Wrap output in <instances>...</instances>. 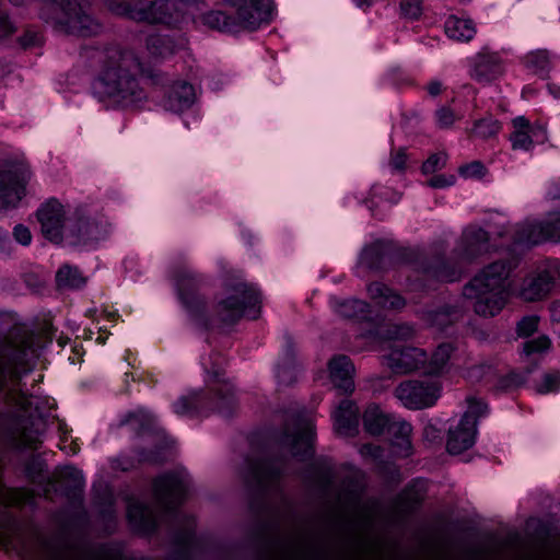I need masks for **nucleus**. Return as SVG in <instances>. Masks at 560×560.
I'll return each mask as SVG.
<instances>
[{
    "label": "nucleus",
    "instance_id": "f257e3e1",
    "mask_svg": "<svg viewBox=\"0 0 560 560\" xmlns=\"http://www.w3.org/2000/svg\"><path fill=\"white\" fill-rule=\"evenodd\" d=\"M357 499L340 508L329 533H295L272 542L264 560H361L381 558L378 542L370 537V523L359 520Z\"/></svg>",
    "mask_w": 560,
    "mask_h": 560
},
{
    "label": "nucleus",
    "instance_id": "f03ea898",
    "mask_svg": "<svg viewBox=\"0 0 560 560\" xmlns=\"http://www.w3.org/2000/svg\"><path fill=\"white\" fill-rule=\"evenodd\" d=\"M97 77L96 93L104 98L122 105H132L145 98L138 77L145 73V67L138 54L130 47L114 44L97 50L94 55Z\"/></svg>",
    "mask_w": 560,
    "mask_h": 560
},
{
    "label": "nucleus",
    "instance_id": "7ed1b4c3",
    "mask_svg": "<svg viewBox=\"0 0 560 560\" xmlns=\"http://www.w3.org/2000/svg\"><path fill=\"white\" fill-rule=\"evenodd\" d=\"M517 266L518 259L514 256L498 259L485 266L465 285L463 294L474 301L476 314L493 317L503 310L509 298V278Z\"/></svg>",
    "mask_w": 560,
    "mask_h": 560
},
{
    "label": "nucleus",
    "instance_id": "20e7f679",
    "mask_svg": "<svg viewBox=\"0 0 560 560\" xmlns=\"http://www.w3.org/2000/svg\"><path fill=\"white\" fill-rule=\"evenodd\" d=\"M233 12L213 10L202 15V23L222 33L255 31L270 19L272 0H226Z\"/></svg>",
    "mask_w": 560,
    "mask_h": 560
},
{
    "label": "nucleus",
    "instance_id": "39448f33",
    "mask_svg": "<svg viewBox=\"0 0 560 560\" xmlns=\"http://www.w3.org/2000/svg\"><path fill=\"white\" fill-rule=\"evenodd\" d=\"M208 385L209 393L195 392L180 397L174 404V411L179 416H209L211 412L230 416L237 402L233 386L215 369L210 372Z\"/></svg>",
    "mask_w": 560,
    "mask_h": 560
},
{
    "label": "nucleus",
    "instance_id": "423d86ee",
    "mask_svg": "<svg viewBox=\"0 0 560 560\" xmlns=\"http://www.w3.org/2000/svg\"><path fill=\"white\" fill-rule=\"evenodd\" d=\"M46 1L42 19L56 30L79 36H91L100 32L101 25L85 12L89 0Z\"/></svg>",
    "mask_w": 560,
    "mask_h": 560
},
{
    "label": "nucleus",
    "instance_id": "0eeeda50",
    "mask_svg": "<svg viewBox=\"0 0 560 560\" xmlns=\"http://www.w3.org/2000/svg\"><path fill=\"white\" fill-rule=\"evenodd\" d=\"M260 303L259 293L246 283H237L225 296L220 299L212 311L206 303L205 315L209 318L207 325H199L208 328L214 323L234 324L244 315L250 318L257 317L256 306Z\"/></svg>",
    "mask_w": 560,
    "mask_h": 560
},
{
    "label": "nucleus",
    "instance_id": "6e6552de",
    "mask_svg": "<svg viewBox=\"0 0 560 560\" xmlns=\"http://www.w3.org/2000/svg\"><path fill=\"white\" fill-rule=\"evenodd\" d=\"M178 296L196 325H207L209 318L205 315L206 299L200 289L206 283V277L190 267L183 266L174 273Z\"/></svg>",
    "mask_w": 560,
    "mask_h": 560
},
{
    "label": "nucleus",
    "instance_id": "1a4fd4ad",
    "mask_svg": "<svg viewBox=\"0 0 560 560\" xmlns=\"http://www.w3.org/2000/svg\"><path fill=\"white\" fill-rule=\"evenodd\" d=\"M113 12L137 22L172 24L178 22L182 9L175 0H136L110 5Z\"/></svg>",
    "mask_w": 560,
    "mask_h": 560
},
{
    "label": "nucleus",
    "instance_id": "9d476101",
    "mask_svg": "<svg viewBox=\"0 0 560 560\" xmlns=\"http://www.w3.org/2000/svg\"><path fill=\"white\" fill-rule=\"evenodd\" d=\"M32 175L28 163L23 159L7 160L0 164V210L19 205L26 195Z\"/></svg>",
    "mask_w": 560,
    "mask_h": 560
},
{
    "label": "nucleus",
    "instance_id": "9b49d317",
    "mask_svg": "<svg viewBox=\"0 0 560 560\" xmlns=\"http://www.w3.org/2000/svg\"><path fill=\"white\" fill-rule=\"evenodd\" d=\"M468 409L455 427L448 430L446 448L451 454H460L475 444L477 420L488 410L487 405L475 398H469Z\"/></svg>",
    "mask_w": 560,
    "mask_h": 560
},
{
    "label": "nucleus",
    "instance_id": "f8f14e48",
    "mask_svg": "<svg viewBox=\"0 0 560 560\" xmlns=\"http://www.w3.org/2000/svg\"><path fill=\"white\" fill-rule=\"evenodd\" d=\"M558 282H560V260H545L523 279L520 296L528 302L542 300Z\"/></svg>",
    "mask_w": 560,
    "mask_h": 560
},
{
    "label": "nucleus",
    "instance_id": "ddd939ff",
    "mask_svg": "<svg viewBox=\"0 0 560 560\" xmlns=\"http://www.w3.org/2000/svg\"><path fill=\"white\" fill-rule=\"evenodd\" d=\"M441 389V383L436 380H408L395 388L394 395L404 407L420 410L432 407L440 398Z\"/></svg>",
    "mask_w": 560,
    "mask_h": 560
},
{
    "label": "nucleus",
    "instance_id": "4468645a",
    "mask_svg": "<svg viewBox=\"0 0 560 560\" xmlns=\"http://www.w3.org/2000/svg\"><path fill=\"white\" fill-rule=\"evenodd\" d=\"M560 241V212H550L542 220L525 221L514 232V242L522 245H537Z\"/></svg>",
    "mask_w": 560,
    "mask_h": 560
},
{
    "label": "nucleus",
    "instance_id": "2eb2a0df",
    "mask_svg": "<svg viewBox=\"0 0 560 560\" xmlns=\"http://www.w3.org/2000/svg\"><path fill=\"white\" fill-rule=\"evenodd\" d=\"M314 427L311 418L296 417L285 429L284 443L291 446L294 456L303 458L313 455Z\"/></svg>",
    "mask_w": 560,
    "mask_h": 560
},
{
    "label": "nucleus",
    "instance_id": "dca6fc26",
    "mask_svg": "<svg viewBox=\"0 0 560 560\" xmlns=\"http://www.w3.org/2000/svg\"><path fill=\"white\" fill-rule=\"evenodd\" d=\"M188 478L180 474H165L154 482V493L159 504L164 510H171L185 497L188 489Z\"/></svg>",
    "mask_w": 560,
    "mask_h": 560
},
{
    "label": "nucleus",
    "instance_id": "f3484780",
    "mask_svg": "<svg viewBox=\"0 0 560 560\" xmlns=\"http://www.w3.org/2000/svg\"><path fill=\"white\" fill-rule=\"evenodd\" d=\"M424 350L417 347H393L384 355V364L396 374H408L419 370L427 363Z\"/></svg>",
    "mask_w": 560,
    "mask_h": 560
},
{
    "label": "nucleus",
    "instance_id": "a211bd4d",
    "mask_svg": "<svg viewBox=\"0 0 560 560\" xmlns=\"http://www.w3.org/2000/svg\"><path fill=\"white\" fill-rule=\"evenodd\" d=\"M42 233L51 242L59 243L63 237L66 211L57 199H50L37 210Z\"/></svg>",
    "mask_w": 560,
    "mask_h": 560
},
{
    "label": "nucleus",
    "instance_id": "6ab92c4d",
    "mask_svg": "<svg viewBox=\"0 0 560 560\" xmlns=\"http://www.w3.org/2000/svg\"><path fill=\"white\" fill-rule=\"evenodd\" d=\"M512 129L509 140L513 150L528 151L535 141L544 142L547 140L545 126L540 124L532 125L524 116L512 119Z\"/></svg>",
    "mask_w": 560,
    "mask_h": 560
},
{
    "label": "nucleus",
    "instance_id": "aec40b11",
    "mask_svg": "<svg viewBox=\"0 0 560 560\" xmlns=\"http://www.w3.org/2000/svg\"><path fill=\"white\" fill-rule=\"evenodd\" d=\"M489 250L488 233L477 226H468L457 244L456 254L464 260H471Z\"/></svg>",
    "mask_w": 560,
    "mask_h": 560
},
{
    "label": "nucleus",
    "instance_id": "412c9836",
    "mask_svg": "<svg viewBox=\"0 0 560 560\" xmlns=\"http://www.w3.org/2000/svg\"><path fill=\"white\" fill-rule=\"evenodd\" d=\"M504 72V66L500 56L495 52H479L474 61L471 78L479 83H490L500 78Z\"/></svg>",
    "mask_w": 560,
    "mask_h": 560
},
{
    "label": "nucleus",
    "instance_id": "4be33fe9",
    "mask_svg": "<svg viewBox=\"0 0 560 560\" xmlns=\"http://www.w3.org/2000/svg\"><path fill=\"white\" fill-rule=\"evenodd\" d=\"M66 236L73 244L89 243L104 236L103 228L90 217H78L67 228Z\"/></svg>",
    "mask_w": 560,
    "mask_h": 560
},
{
    "label": "nucleus",
    "instance_id": "5701e85b",
    "mask_svg": "<svg viewBox=\"0 0 560 560\" xmlns=\"http://www.w3.org/2000/svg\"><path fill=\"white\" fill-rule=\"evenodd\" d=\"M195 100L196 92L192 84L186 81H176L171 85L163 105L167 110L179 113L189 108Z\"/></svg>",
    "mask_w": 560,
    "mask_h": 560
},
{
    "label": "nucleus",
    "instance_id": "b1692460",
    "mask_svg": "<svg viewBox=\"0 0 560 560\" xmlns=\"http://www.w3.org/2000/svg\"><path fill=\"white\" fill-rule=\"evenodd\" d=\"M331 382L335 386L345 393H350L354 388L352 380L354 366L351 360L346 355H336L328 363Z\"/></svg>",
    "mask_w": 560,
    "mask_h": 560
},
{
    "label": "nucleus",
    "instance_id": "393cba45",
    "mask_svg": "<svg viewBox=\"0 0 560 560\" xmlns=\"http://www.w3.org/2000/svg\"><path fill=\"white\" fill-rule=\"evenodd\" d=\"M9 370V361L3 352H0V400L3 398L8 406H14L21 410H26L30 405V397L20 389H7V372Z\"/></svg>",
    "mask_w": 560,
    "mask_h": 560
},
{
    "label": "nucleus",
    "instance_id": "a878e982",
    "mask_svg": "<svg viewBox=\"0 0 560 560\" xmlns=\"http://www.w3.org/2000/svg\"><path fill=\"white\" fill-rule=\"evenodd\" d=\"M332 417L335 430L339 435L350 436L357 432L359 423L358 409L352 401H341Z\"/></svg>",
    "mask_w": 560,
    "mask_h": 560
},
{
    "label": "nucleus",
    "instance_id": "bb28decb",
    "mask_svg": "<svg viewBox=\"0 0 560 560\" xmlns=\"http://www.w3.org/2000/svg\"><path fill=\"white\" fill-rule=\"evenodd\" d=\"M246 477L248 482H255L258 487L265 488L272 485L279 477L280 470L273 462L260 460L247 463Z\"/></svg>",
    "mask_w": 560,
    "mask_h": 560
},
{
    "label": "nucleus",
    "instance_id": "cd10ccee",
    "mask_svg": "<svg viewBox=\"0 0 560 560\" xmlns=\"http://www.w3.org/2000/svg\"><path fill=\"white\" fill-rule=\"evenodd\" d=\"M412 428L410 423L404 420L392 421L388 425L387 433L390 438L392 446L395 453L399 456H409L411 450V435Z\"/></svg>",
    "mask_w": 560,
    "mask_h": 560
},
{
    "label": "nucleus",
    "instance_id": "c85d7f7f",
    "mask_svg": "<svg viewBox=\"0 0 560 560\" xmlns=\"http://www.w3.org/2000/svg\"><path fill=\"white\" fill-rule=\"evenodd\" d=\"M128 518L133 528L140 532H151L156 526L155 514L145 504L132 501L128 505Z\"/></svg>",
    "mask_w": 560,
    "mask_h": 560
},
{
    "label": "nucleus",
    "instance_id": "c756f323",
    "mask_svg": "<svg viewBox=\"0 0 560 560\" xmlns=\"http://www.w3.org/2000/svg\"><path fill=\"white\" fill-rule=\"evenodd\" d=\"M368 292L370 298L383 308L401 310L406 304L402 296L380 282L371 283L368 288Z\"/></svg>",
    "mask_w": 560,
    "mask_h": 560
},
{
    "label": "nucleus",
    "instance_id": "7c9ffc66",
    "mask_svg": "<svg viewBox=\"0 0 560 560\" xmlns=\"http://www.w3.org/2000/svg\"><path fill=\"white\" fill-rule=\"evenodd\" d=\"M455 347L451 342L441 343L424 364L428 374L438 375L448 371L454 360Z\"/></svg>",
    "mask_w": 560,
    "mask_h": 560
},
{
    "label": "nucleus",
    "instance_id": "2f4dec72",
    "mask_svg": "<svg viewBox=\"0 0 560 560\" xmlns=\"http://www.w3.org/2000/svg\"><path fill=\"white\" fill-rule=\"evenodd\" d=\"M445 33L454 40L467 43L476 35V26L472 20L462 19L455 15L450 16L445 21Z\"/></svg>",
    "mask_w": 560,
    "mask_h": 560
},
{
    "label": "nucleus",
    "instance_id": "473e14b6",
    "mask_svg": "<svg viewBox=\"0 0 560 560\" xmlns=\"http://www.w3.org/2000/svg\"><path fill=\"white\" fill-rule=\"evenodd\" d=\"M335 313L343 318L365 319L370 313L369 304L361 300H330Z\"/></svg>",
    "mask_w": 560,
    "mask_h": 560
},
{
    "label": "nucleus",
    "instance_id": "72a5a7b5",
    "mask_svg": "<svg viewBox=\"0 0 560 560\" xmlns=\"http://www.w3.org/2000/svg\"><path fill=\"white\" fill-rule=\"evenodd\" d=\"M363 423L370 434L380 435L388 429L392 421L388 416L382 412L378 406L371 405L364 411Z\"/></svg>",
    "mask_w": 560,
    "mask_h": 560
},
{
    "label": "nucleus",
    "instance_id": "f704fd0d",
    "mask_svg": "<svg viewBox=\"0 0 560 560\" xmlns=\"http://www.w3.org/2000/svg\"><path fill=\"white\" fill-rule=\"evenodd\" d=\"M56 282L59 289L77 290L85 285L86 278L77 267L63 265L56 273Z\"/></svg>",
    "mask_w": 560,
    "mask_h": 560
},
{
    "label": "nucleus",
    "instance_id": "c9c22d12",
    "mask_svg": "<svg viewBox=\"0 0 560 560\" xmlns=\"http://www.w3.org/2000/svg\"><path fill=\"white\" fill-rule=\"evenodd\" d=\"M378 335L385 340H409L415 336V328L409 324H387L380 328Z\"/></svg>",
    "mask_w": 560,
    "mask_h": 560
},
{
    "label": "nucleus",
    "instance_id": "e433bc0d",
    "mask_svg": "<svg viewBox=\"0 0 560 560\" xmlns=\"http://www.w3.org/2000/svg\"><path fill=\"white\" fill-rule=\"evenodd\" d=\"M147 49L152 57H166L175 51V44L168 37L151 35L147 39Z\"/></svg>",
    "mask_w": 560,
    "mask_h": 560
},
{
    "label": "nucleus",
    "instance_id": "4c0bfd02",
    "mask_svg": "<svg viewBox=\"0 0 560 560\" xmlns=\"http://www.w3.org/2000/svg\"><path fill=\"white\" fill-rule=\"evenodd\" d=\"M455 318L456 314L452 313L448 307L434 312L428 311L423 314V319L427 324L440 330L451 325Z\"/></svg>",
    "mask_w": 560,
    "mask_h": 560
},
{
    "label": "nucleus",
    "instance_id": "58836bf2",
    "mask_svg": "<svg viewBox=\"0 0 560 560\" xmlns=\"http://www.w3.org/2000/svg\"><path fill=\"white\" fill-rule=\"evenodd\" d=\"M501 130V124L499 120L487 117L476 121L471 135L481 139H489L494 137Z\"/></svg>",
    "mask_w": 560,
    "mask_h": 560
},
{
    "label": "nucleus",
    "instance_id": "ea45409f",
    "mask_svg": "<svg viewBox=\"0 0 560 560\" xmlns=\"http://www.w3.org/2000/svg\"><path fill=\"white\" fill-rule=\"evenodd\" d=\"M427 278H435L440 281L453 282L460 276V271L448 268L444 262L436 266H430L425 269Z\"/></svg>",
    "mask_w": 560,
    "mask_h": 560
},
{
    "label": "nucleus",
    "instance_id": "a19ab883",
    "mask_svg": "<svg viewBox=\"0 0 560 560\" xmlns=\"http://www.w3.org/2000/svg\"><path fill=\"white\" fill-rule=\"evenodd\" d=\"M124 423L133 425L136 430H145L154 425L155 417L147 410L138 409L129 413Z\"/></svg>",
    "mask_w": 560,
    "mask_h": 560
},
{
    "label": "nucleus",
    "instance_id": "79ce46f5",
    "mask_svg": "<svg viewBox=\"0 0 560 560\" xmlns=\"http://www.w3.org/2000/svg\"><path fill=\"white\" fill-rule=\"evenodd\" d=\"M527 67L538 74H545L550 68V56L547 50H537L527 56Z\"/></svg>",
    "mask_w": 560,
    "mask_h": 560
},
{
    "label": "nucleus",
    "instance_id": "37998d69",
    "mask_svg": "<svg viewBox=\"0 0 560 560\" xmlns=\"http://www.w3.org/2000/svg\"><path fill=\"white\" fill-rule=\"evenodd\" d=\"M494 386L500 390H511L517 388L525 382V376L514 371L504 375H499L495 372Z\"/></svg>",
    "mask_w": 560,
    "mask_h": 560
},
{
    "label": "nucleus",
    "instance_id": "c03bdc74",
    "mask_svg": "<svg viewBox=\"0 0 560 560\" xmlns=\"http://www.w3.org/2000/svg\"><path fill=\"white\" fill-rule=\"evenodd\" d=\"M495 376V370L492 364L489 363H480L471 366L467 371V377L471 382H493Z\"/></svg>",
    "mask_w": 560,
    "mask_h": 560
},
{
    "label": "nucleus",
    "instance_id": "a18cd8bd",
    "mask_svg": "<svg viewBox=\"0 0 560 560\" xmlns=\"http://www.w3.org/2000/svg\"><path fill=\"white\" fill-rule=\"evenodd\" d=\"M560 388V375L558 373H547L542 376L541 382L537 384L536 390L539 394H548Z\"/></svg>",
    "mask_w": 560,
    "mask_h": 560
},
{
    "label": "nucleus",
    "instance_id": "49530a36",
    "mask_svg": "<svg viewBox=\"0 0 560 560\" xmlns=\"http://www.w3.org/2000/svg\"><path fill=\"white\" fill-rule=\"evenodd\" d=\"M446 159L447 156L445 153H435L430 155L422 164V172L424 174H431L441 170L446 164Z\"/></svg>",
    "mask_w": 560,
    "mask_h": 560
},
{
    "label": "nucleus",
    "instance_id": "de8ad7c7",
    "mask_svg": "<svg viewBox=\"0 0 560 560\" xmlns=\"http://www.w3.org/2000/svg\"><path fill=\"white\" fill-rule=\"evenodd\" d=\"M456 119V115L447 106H442L435 112V120L439 128H450L453 126Z\"/></svg>",
    "mask_w": 560,
    "mask_h": 560
},
{
    "label": "nucleus",
    "instance_id": "09e8293b",
    "mask_svg": "<svg viewBox=\"0 0 560 560\" xmlns=\"http://www.w3.org/2000/svg\"><path fill=\"white\" fill-rule=\"evenodd\" d=\"M550 346V340L546 336L538 337L537 339L528 340L524 342L523 350L525 354L530 355L534 353H540L547 350Z\"/></svg>",
    "mask_w": 560,
    "mask_h": 560
},
{
    "label": "nucleus",
    "instance_id": "8fccbe9b",
    "mask_svg": "<svg viewBox=\"0 0 560 560\" xmlns=\"http://www.w3.org/2000/svg\"><path fill=\"white\" fill-rule=\"evenodd\" d=\"M401 14L408 19L415 20L421 15L422 7L420 0H401Z\"/></svg>",
    "mask_w": 560,
    "mask_h": 560
},
{
    "label": "nucleus",
    "instance_id": "3c124183",
    "mask_svg": "<svg viewBox=\"0 0 560 560\" xmlns=\"http://www.w3.org/2000/svg\"><path fill=\"white\" fill-rule=\"evenodd\" d=\"M538 317L526 316L517 324V335L520 337H528L537 330Z\"/></svg>",
    "mask_w": 560,
    "mask_h": 560
},
{
    "label": "nucleus",
    "instance_id": "603ef678",
    "mask_svg": "<svg viewBox=\"0 0 560 560\" xmlns=\"http://www.w3.org/2000/svg\"><path fill=\"white\" fill-rule=\"evenodd\" d=\"M407 154L405 149L399 148L392 152L389 165L393 170L402 172L406 168Z\"/></svg>",
    "mask_w": 560,
    "mask_h": 560
},
{
    "label": "nucleus",
    "instance_id": "864d4df0",
    "mask_svg": "<svg viewBox=\"0 0 560 560\" xmlns=\"http://www.w3.org/2000/svg\"><path fill=\"white\" fill-rule=\"evenodd\" d=\"M485 166L480 162H472L470 164L464 165L459 168V173L464 177H481L485 174Z\"/></svg>",
    "mask_w": 560,
    "mask_h": 560
},
{
    "label": "nucleus",
    "instance_id": "5fc2aeb1",
    "mask_svg": "<svg viewBox=\"0 0 560 560\" xmlns=\"http://www.w3.org/2000/svg\"><path fill=\"white\" fill-rule=\"evenodd\" d=\"M13 236L18 243L27 246L32 242V233L30 229L23 224H18L13 229Z\"/></svg>",
    "mask_w": 560,
    "mask_h": 560
},
{
    "label": "nucleus",
    "instance_id": "6e6d98bb",
    "mask_svg": "<svg viewBox=\"0 0 560 560\" xmlns=\"http://www.w3.org/2000/svg\"><path fill=\"white\" fill-rule=\"evenodd\" d=\"M455 182V177L453 175L445 176V175H436L432 177L428 185L433 188H444L453 185Z\"/></svg>",
    "mask_w": 560,
    "mask_h": 560
},
{
    "label": "nucleus",
    "instance_id": "4d7b16f0",
    "mask_svg": "<svg viewBox=\"0 0 560 560\" xmlns=\"http://www.w3.org/2000/svg\"><path fill=\"white\" fill-rule=\"evenodd\" d=\"M40 42L39 33L35 31H26L20 38V43L23 47L35 46Z\"/></svg>",
    "mask_w": 560,
    "mask_h": 560
},
{
    "label": "nucleus",
    "instance_id": "13d9d810",
    "mask_svg": "<svg viewBox=\"0 0 560 560\" xmlns=\"http://www.w3.org/2000/svg\"><path fill=\"white\" fill-rule=\"evenodd\" d=\"M15 31L13 24L8 20V18H0V42L11 36Z\"/></svg>",
    "mask_w": 560,
    "mask_h": 560
},
{
    "label": "nucleus",
    "instance_id": "bf43d9fd",
    "mask_svg": "<svg viewBox=\"0 0 560 560\" xmlns=\"http://www.w3.org/2000/svg\"><path fill=\"white\" fill-rule=\"evenodd\" d=\"M360 454L364 457L380 458L382 455L381 447L373 444H364L360 448Z\"/></svg>",
    "mask_w": 560,
    "mask_h": 560
},
{
    "label": "nucleus",
    "instance_id": "052dcab7",
    "mask_svg": "<svg viewBox=\"0 0 560 560\" xmlns=\"http://www.w3.org/2000/svg\"><path fill=\"white\" fill-rule=\"evenodd\" d=\"M277 376L281 383H291L293 381L292 371L289 368L278 366Z\"/></svg>",
    "mask_w": 560,
    "mask_h": 560
},
{
    "label": "nucleus",
    "instance_id": "680f3d73",
    "mask_svg": "<svg viewBox=\"0 0 560 560\" xmlns=\"http://www.w3.org/2000/svg\"><path fill=\"white\" fill-rule=\"evenodd\" d=\"M402 499L404 500H407V501H410L407 505L408 509H410L413 504L420 502V500L422 499V495L420 493H412V489H408L404 495H402Z\"/></svg>",
    "mask_w": 560,
    "mask_h": 560
},
{
    "label": "nucleus",
    "instance_id": "e2e57ef3",
    "mask_svg": "<svg viewBox=\"0 0 560 560\" xmlns=\"http://www.w3.org/2000/svg\"><path fill=\"white\" fill-rule=\"evenodd\" d=\"M62 475L65 477L73 478L75 480V483H77L78 487L82 486V478H81L80 471H78L75 468L67 467V468H65Z\"/></svg>",
    "mask_w": 560,
    "mask_h": 560
},
{
    "label": "nucleus",
    "instance_id": "0e129e2a",
    "mask_svg": "<svg viewBox=\"0 0 560 560\" xmlns=\"http://www.w3.org/2000/svg\"><path fill=\"white\" fill-rule=\"evenodd\" d=\"M550 317L553 323L560 325V301H555L550 306Z\"/></svg>",
    "mask_w": 560,
    "mask_h": 560
},
{
    "label": "nucleus",
    "instance_id": "69168bd1",
    "mask_svg": "<svg viewBox=\"0 0 560 560\" xmlns=\"http://www.w3.org/2000/svg\"><path fill=\"white\" fill-rule=\"evenodd\" d=\"M377 253V248L375 246H372L370 248H366L364 253L362 254V261L369 266L372 265L371 258Z\"/></svg>",
    "mask_w": 560,
    "mask_h": 560
},
{
    "label": "nucleus",
    "instance_id": "338daca9",
    "mask_svg": "<svg viewBox=\"0 0 560 560\" xmlns=\"http://www.w3.org/2000/svg\"><path fill=\"white\" fill-rule=\"evenodd\" d=\"M441 91H442V84L440 82L433 81L428 84V92L432 96L439 95L441 93Z\"/></svg>",
    "mask_w": 560,
    "mask_h": 560
},
{
    "label": "nucleus",
    "instance_id": "774afa93",
    "mask_svg": "<svg viewBox=\"0 0 560 560\" xmlns=\"http://www.w3.org/2000/svg\"><path fill=\"white\" fill-rule=\"evenodd\" d=\"M8 241V233L4 230L0 229V246H4Z\"/></svg>",
    "mask_w": 560,
    "mask_h": 560
}]
</instances>
